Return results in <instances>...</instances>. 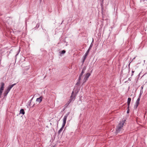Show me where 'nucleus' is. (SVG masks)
<instances>
[{"mask_svg": "<svg viewBox=\"0 0 147 147\" xmlns=\"http://www.w3.org/2000/svg\"><path fill=\"white\" fill-rule=\"evenodd\" d=\"M125 121L126 120L125 119H123L121 121L120 123L118 124L116 130L117 133L122 132L123 130V126Z\"/></svg>", "mask_w": 147, "mask_h": 147, "instance_id": "obj_1", "label": "nucleus"}, {"mask_svg": "<svg viewBox=\"0 0 147 147\" xmlns=\"http://www.w3.org/2000/svg\"><path fill=\"white\" fill-rule=\"evenodd\" d=\"M16 84H14L11 85H9L7 89L5 90V92L4 93V96H6L10 91L11 89Z\"/></svg>", "mask_w": 147, "mask_h": 147, "instance_id": "obj_2", "label": "nucleus"}, {"mask_svg": "<svg viewBox=\"0 0 147 147\" xmlns=\"http://www.w3.org/2000/svg\"><path fill=\"white\" fill-rule=\"evenodd\" d=\"M5 84L3 82H2L1 83V87L0 89V98H1V96L2 94L4 88Z\"/></svg>", "mask_w": 147, "mask_h": 147, "instance_id": "obj_3", "label": "nucleus"}, {"mask_svg": "<svg viewBox=\"0 0 147 147\" xmlns=\"http://www.w3.org/2000/svg\"><path fill=\"white\" fill-rule=\"evenodd\" d=\"M70 112H68V113L66 114V115L64 116V118H63V126H65V125L66 123V121L67 119V118L69 115Z\"/></svg>", "mask_w": 147, "mask_h": 147, "instance_id": "obj_4", "label": "nucleus"}, {"mask_svg": "<svg viewBox=\"0 0 147 147\" xmlns=\"http://www.w3.org/2000/svg\"><path fill=\"white\" fill-rule=\"evenodd\" d=\"M90 75V74L89 73H88L85 74V76L84 77L83 80V83H85L86 81L88 78L89 77Z\"/></svg>", "mask_w": 147, "mask_h": 147, "instance_id": "obj_5", "label": "nucleus"}, {"mask_svg": "<svg viewBox=\"0 0 147 147\" xmlns=\"http://www.w3.org/2000/svg\"><path fill=\"white\" fill-rule=\"evenodd\" d=\"M86 67H84L82 69L81 73L79 76L80 77V79H81L83 77V74L84 73V71L86 69Z\"/></svg>", "mask_w": 147, "mask_h": 147, "instance_id": "obj_6", "label": "nucleus"}, {"mask_svg": "<svg viewBox=\"0 0 147 147\" xmlns=\"http://www.w3.org/2000/svg\"><path fill=\"white\" fill-rule=\"evenodd\" d=\"M131 98H128L127 103V105L128 106L127 108L128 109H129V105H130V102L131 101Z\"/></svg>", "mask_w": 147, "mask_h": 147, "instance_id": "obj_7", "label": "nucleus"}, {"mask_svg": "<svg viewBox=\"0 0 147 147\" xmlns=\"http://www.w3.org/2000/svg\"><path fill=\"white\" fill-rule=\"evenodd\" d=\"M42 97L41 96L39 98H37L36 100V101L40 103L42 101Z\"/></svg>", "mask_w": 147, "mask_h": 147, "instance_id": "obj_8", "label": "nucleus"}, {"mask_svg": "<svg viewBox=\"0 0 147 147\" xmlns=\"http://www.w3.org/2000/svg\"><path fill=\"white\" fill-rule=\"evenodd\" d=\"M20 114H22L23 115H24L25 114V112L23 109H22L20 111Z\"/></svg>", "mask_w": 147, "mask_h": 147, "instance_id": "obj_9", "label": "nucleus"}, {"mask_svg": "<svg viewBox=\"0 0 147 147\" xmlns=\"http://www.w3.org/2000/svg\"><path fill=\"white\" fill-rule=\"evenodd\" d=\"M73 93V92H72V93L71 94V98L69 99V100L68 102V104H69L72 100L73 98L72 97V94Z\"/></svg>", "mask_w": 147, "mask_h": 147, "instance_id": "obj_10", "label": "nucleus"}, {"mask_svg": "<svg viewBox=\"0 0 147 147\" xmlns=\"http://www.w3.org/2000/svg\"><path fill=\"white\" fill-rule=\"evenodd\" d=\"M65 126H63V125H62V127L61 128L59 129L58 131V133L59 134L62 131V130H63V128H64Z\"/></svg>", "mask_w": 147, "mask_h": 147, "instance_id": "obj_11", "label": "nucleus"}, {"mask_svg": "<svg viewBox=\"0 0 147 147\" xmlns=\"http://www.w3.org/2000/svg\"><path fill=\"white\" fill-rule=\"evenodd\" d=\"M139 103V102H137V101H136V105H135V107L136 108H137V107L138 106Z\"/></svg>", "mask_w": 147, "mask_h": 147, "instance_id": "obj_12", "label": "nucleus"}, {"mask_svg": "<svg viewBox=\"0 0 147 147\" xmlns=\"http://www.w3.org/2000/svg\"><path fill=\"white\" fill-rule=\"evenodd\" d=\"M81 79H80V77H79L78 79V82L76 83V85H78L80 83V80Z\"/></svg>", "mask_w": 147, "mask_h": 147, "instance_id": "obj_13", "label": "nucleus"}, {"mask_svg": "<svg viewBox=\"0 0 147 147\" xmlns=\"http://www.w3.org/2000/svg\"><path fill=\"white\" fill-rule=\"evenodd\" d=\"M144 3H146L147 2V0H140V2L141 3H143L144 2Z\"/></svg>", "mask_w": 147, "mask_h": 147, "instance_id": "obj_14", "label": "nucleus"}, {"mask_svg": "<svg viewBox=\"0 0 147 147\" xmlns=\"http://www.w3.org/2000/svg\"><path fill=\"white\" fill-rule=\"evenodd\" d=\"M89 51V50H88L87 51L86 53L84 59H85L86 58L88 54V53Z\"/></svg>", "mask_w": 147, "mask_h": 147, "instance_id": "obj_15", "label": "nucleus"}, {"mask_svg": "<svg viewBox=\"0 0 147 147\" xmlns=\"http://www.w3.org/2000/svg\"><path fill=\"white\" fill-rule=\"evenodd\" d=\"M65 53V50H63L61 51V53L64 54Z\"/></svg>", "mask_w": 147, "mask_h": 147, "instance_id": "obj_16", "label": "nucleus"}, {"mask_svg": "<svg viewBox=\"0 0 147 147\" xmlns=\"http://www.w3.org/2000/svg\"><path fill=\"white\" fill-rule=\"evenodd\" d=\"M140 98H138V99H137V102H139L140 101Z\"/></svg>", "mask_w": 147, "mask_h": 147, "instance_id": "obj_17", "label": "nucleus"}, {"mask_svg": "<svg viewBox=\"0 0 147 147\" xmlns=\"http://www.w3.org/2000/svg\"><path fill=\"white\" fill-rule=\"evenodd\" d=\"M129 113V110H128L127 111V113Z\"/></svg>", "mask_w": 147, "mask_h": 147, "instance_id": "obj_18", "label": "nucleus"}, {"mask_svg": "<svg viewBox=\"0 0 147 147\" xmlns=\"http://www.w3.org/2000/svg\"><path fill=\"white\" fill-rule=\"evenodd\" d=\"M142 89H143V86H142L141 87Z\"/></svg>", "mask_w": 147, "mask_h": 147, "instance_id": "obj_19", "label": "nucleus"}, {"mask_svg": "<svg viewBox=\"0 0 147 147\" xmlns=\"http://www.w3.org/2000/svg\"><path fill=\"white\" fill-rule=\"evenodd\" d=\"M65 105H66V106H67V105L66 104Z\"/></svg>", "mask_w": 147, "mask_h": 147, "instance_id": "obj_20", "label": "nucleus"}]
</instances>
